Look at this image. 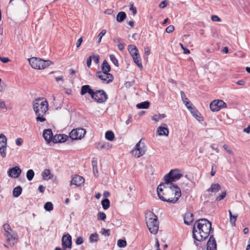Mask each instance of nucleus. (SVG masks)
I'll return each instance as SVG.
<instances>
[{"label": "nucleus", "mask_w": 250, "mask_h": 250, "mask_svg": "<svg viewBox=\"0 0 250 250\" xmlns=\"http://www.w3.org/2000/svg\"><path fill=\"white\" fill-rule=\"evenodd\" d=\"M211 228V223L206 219L195 222L193 228V235L198 241H202L208 237Z\"/></svg>", "instance_id": "obj_1"}, {"label": "nucleus", "mask_w": 250, "mask_h": 250, "mask_svg": "<svg viewBox=\"0 0 250 250\" xmlns=\"http://www.w3.org/2000/svg\"><path fill=\"white\" fill-rule=\"evenodd\" d=\"M33 107L37 116L36 118L37 122H44L46 121L44 116L48 110V103L44 98H38L33 102Z\"/></svg>", "instance_id": "obj_2"}, {"label": "nucleus", "mask_w": 250, "mask_h": 250, "mask_svg": "<svg viewBox=\"0 0 250 250\" xmlns=\"http://www.w3.org/2000/svg\"><path fill=\"white\" fill-rule=\"evenodd\" d=\"M160 199L163 201L175 203L181 195L180 188H157Z\"/></svg>", "instance_id": "obj_3"}, {"label": "nucleus", "mask_w": 250, "mask_h": 250, "mask_svg": "<svg viewBox=\"0 0 250 250\" xmlns=\"http://www.w3.org/2000/svg\"><path fill=\"white\" fill-rule=\"evenodd\" d=\"M183 175L181 170L177 168L173 169L166 174L163 177V182L161 183L157 188H178L175 183L183 178Z\"/></svg>", "instance_id": "obj_4"}, {"label": "nucleus", "mask_w": 250, "mask_h": 250, "mask_svg": "<svg viewBox=\"0 0 250 250\" xmlns=\"http://www.w3.org/2000/svg\"><path fill=\"white\" fill-rule=\"evenodd\" d=\"M146 221L150 232L156 234L159 229V222L157 216L152 212L147 211L146 213Z\"/></svg>", "instance_id": "obj_5"}, {"label": "nucleus", "mask_w": 250, "mask_h": 250, "mask_svg": "<svg viewBox=\"0 0 250 250\" xmlns=\"http://www.w3.org/2000/svg\"><path fill=\"white\" fill-rule=\"evenodd\" d=\"M31 66L35 69H43L51 65L52 62L49 60L44 61L40 58L32 57L28 59Z\"/></svg>", "instance_id": "obj_6"}, {"label": "nucleus", "mask_w": 250, "mask_h": 250, "mask_svg": "<svg viewBox=\"0 0 250 250\" xmlns=\"http://www.w3.org/2000/svg\"><path fill=\"white\" fill-rule=\"evenodd\" d=\"M147 147L144 140L141 139L131 150V154L135 158H139L143 156L146 152Z\"/></svg>", "instance_id": "obj_7"}, {"label": "nucleus", "mask_w": 250, "mask_h": 250, "mask_svg": "<svg viewBox=\"0 0 250 250\" xmlns=\"http://www.w3.org/2000/svg\"><path fill=\"white\" fill-rule=\"evenodd\" d=\"M227 106V104L221 100H215L210 104V108L213 112L218 111Z\"/></svg>", "instance_id": "obj_8"}, {"label": "nucleus", "mask_w": 250, "mask_h": 250, "mask_svg": "<svg viewBox=\"0 0 250 250\" xmlns=\"http://www.w3.org/2000/svg\"><path fill=\"white\" fill-rule=\"evenodd\" d=\"M84 183L85 180L83 177L79 175H74L71 176L70 186H74L77 187H83Z\"/></svg>", "instance_id": "obj_9"}, {"label": "nucleus", "mask_w": 250, "mask_h": 250, "mask_svg": "<svg viewBox=\"0 0 250 250\" xmlns=\"http://www.w3.org/2000/svg\"><path fill=\"white\" fill-rule=\"evenodd\" d=\"M86 131L83 128L73 129L69 133V137L72 140L81 139L84 136Z\"/></svg>", "instance_id": "obj_10"}, {"label": "nucleus", "mask_w": 250, "mask_h": 250, "mask_svg": "<svg viewBox=\"0 0 250 250\" xmlns=\"http://www.w3.org/2000/svg\"><path fill=\"white\" fill-rule=\"evenodd\" d=\"M91 98L99 103H104L107 99L106 93L103 90L93 92Z\"/></svg>", "instance_id": "obj_11"}, {"label": "nucleus", "mask_w": 250, "mask_h": 250, "mask_svg": "<svg viewBox=\"0 0 250 250\" xmlns=\"http://www.w3.org/2000/svg\"><path fill=\"white\" fill-rule=\"evenodd\" d=\"M96 76L103 82L106 83L111 82L113 80V76L108 72L98 71L96 73Z\"/></svg>", "instance_id": "obj_12"}, {"label": "nucleus", "mask_w": 250, "mask_h": 250, "mask_svg": "<svg viewBox=\"0 0 250 250\" xmlns=\"http://www.w3.org/2000/svg\"><path fill=\"white\" fill-rule=\"evenodd\" d=\"M21 173V170L19 166H16L10 168L7 171V174L9 177L12 178H18Z\"/></svg>", "instance_id": "obj_13"}, {"label": "nucleus", "mask_w": 250, "mask_h": 250, "mask_svg": "<svg viewBox=\"0 0 250 250\" xmlns=\"http://www.w3.org/2000/svg\"><path fill=\"white\" fill-rule=\"evenodd\" d=\"M62 246L64 249L72 247V237L69 234L64 235L62 238Z\"/></svg>", "instance_id": "obj_14"}, {"label": "nucleus", "mask_w": 250, "mask_h": 250, "mask_svg": "<svg viewBox=\"0 0 250 250\" xmlns=\"http://www.w3.org/2000/svg\"><path fill=\"white\" fill-rule=\"evenodd\" d=\"M5 236L7 238V241L14 245L16 243L17 240V235L16 233L13 230L8 231V232H6L5 233Z\"/></svg>", "instance_id": "obj_15"}, {"label": "nucleus", "mask_w": 250, "mask_h": 250, "mask_svg": "<svg viewBox=\"0 0 250 250\" xmlns=\"http://www.w3.org/2000/svg\"><path fill=\"white\" fill-rule=\"evenodd\" d=\"M169 134V130L167 125L165 124H162L157 129V134L158 136H167Z\"/></svg>", "instance_id": "obj_16"}, {"label": "nucleus", "mask_w": 250, "mask_h": 250, "mask_svg": "<svg viewBox=\"0 0 250 250\" xmlns=\"http://www.w3.org/2000/svg\"><path fill=\"white\" fill-rule=\"evenodd\" d=\"M53 134L51 129H47L44 130L43 132V137L48 143L53 140Z\"/></svg>", "instance_id": "obj_17"}, {"label": "nucleus", "mask_w": 250, "mask_h": 250, "mask_svg": "<svg viewBox=\"0 0 250 250\" xmlns=\"http://www.w3.org/2000/svg\"><path fill=\"white\" fill-rule=\"evenodd\" d=\"M207 250H216V243L214 238L210 236L207 244Z\"/></svg>", "instance_id": "obj_18"}, {"label": "nucleus", "mask_w": 250, "mask_h": 250, "mask_svg": "<svg viewBox=\"0 0 250 250\" xmlns=\"http://www.w3.org/2000/svg\"><path fill=\"white\" fill-rule=\"evenodd\" d=\"M67 136L63 134H59L55 135L53 138V142L55 143H63L66 141Z\"/></svg>", "instance_id": "obj_19"}, {"label": "nucleus", "mask_w": 250, "mask_h": 250, "mask_svg": "<svg viewBox=\"0 0 250 250\" xmlns=\"http://www.w3.org/2000/svg\"><path fill=\"white\" fill-rule=\"evenodd\" d=\"M184 223L189 225L194 220L193 215L190 212H187L184 218Z\"/></svg>", "instance_id": "obj_20"}, {"label": "nucleus", "mask_w": 250, "mask_h": 250, "mask_svg": "<svg viewBox=\"0 0 250 250\" xmlns=\"http://www.w3.org/2000/svg\"><path fill=\"white\" fill-rule=\"evenodd\" d=\"M42 176L44 180H49L53 178V175L49 169H45L42 173Z\"/></svg>", "instance_id": "obj_21"}, {"label": "nucleus", "mask_w": 250, "mask_h": 250, "mask_svg": "<svg viewBox=\"0 0 250 250\" xmlns=\"http://www.w3.org/2000/svg\"><path fill=\"white\" fill-rule=\"evenodd\" d=\"M128 50L132 57L139 55V51L134 45H129L128 46Z\"/></svg>", "instance_id": "obj_22"}, {"label": "nucleus", "mask_w": 250, "mask_h": 250, "mask_svg": "<svg viewBox=\"0 0 250 250\" xmlns=\"http://www.w3.org/2000/svg\"><path fill=\"white\" fill-rule=\"evenodd\" d=\"M93 92V90L90 88L88 85H85L82 87L81 94L83 95L88 93L91 97Z\"/></svg>", "instance_id": "obj_23"}, {"label": "nucleus", "mask_w": 250, "mask_h": 250, "mask_svg": "<svg viewBox=\"0 0 250 250\" xmlns=\"http://www.w3.org/2000/svg\"><path fill=\"white\" fill-rule=\"evenodd\" d=\"M189 111L192 114V115L198 121L202 120V118L200 117V114L197 110V109L194 107H190Z\"/></svg>", "instance_id": "obj_24"}, {"label": "nucleus", "mask_w": 250, "mask_h": 250, "mask_svg": "<svg viewBox=\"0 0 250 250\" xmlns=\"http://www.w3.org/2000/svg\"><path fill=\"white\" fill-rule=\"evenodd\" d=\"M7 144L0 143V155L2 158H5L6 155Z\"/></svg>", "instance_id": "obj_25"}, {"label": "nucleus", "mask_w": 250, "mask_h": 250, "mask_svg": "<svg viewBox=\"0 0 250 250\" xmlns=\"http://www.w3.org/2000/svg\"><path fill=\"white\" fill-rule=\"evenodd\" d=\"M134 62L137 65V66L141 69H143V65L141 62V60L139 55L136 56L132 57Z\"/></svg>", "instance_id": "obj_26"}, {"label": "nucleus", "mask_w": 250, "mask_h": 250, "mask_svg": "<svg viewBox=\"0 0 250 250\" xmlns=\"http://www.w3.org/2000/svg\"><path fill=\"white\" fill-rule=\"evenodd\" d=\"M102 71L101 72H109L110 70V66L106 61H104L102 66Z\"/></svg>", "instance_id": "obj_27"}, {"label": "nucleus", "mask_w": 250, "mask_h": 250, "mask_svg": "<svg viewBox=\"0 0 250 250\" xmlns=\"http://www.w3.org/2000/svg\"><path fill=\"white\" fill-rule=\"evenodd\" d=\"M166 117V115L164 114H156L153 116L152 119L156 122L161 121L163 119Z\"/></svg>", "instance_id": "obj_28"}, {"label": "nucleus", "mask_w": 250, "mask_h": 250, "mask_svg": "<svg viewBox=\"0 0 250 250\" xmlns=\"http://www.w3.org/2000/svg\"><path fill=\"white\" fill-rule=\"evenodd\" d=\"M229 213L230 218V222L231 224L234 226L235 225V222L238 216V215H232L231 211L230 210H229Z\"/></svg>", "instance_id": "obj_29"}, {"label": "nucleus", "mask_w": 250, "mask_h": 250, "mask_svg": "<svg viewBox=\"0 0 250 250\" xmlns=\"http://www.w3.org/2000/svg\"><path fill=\"white\" fill-rule=\"evenodd\" d=\"M149 104H150L149 102H144L137 104L136 106L139 109H146L148 108Z\"/></svg>", "instance_id": "obj_30"}, {"label": "nucleus", "mask_w": 250, "mask_h": 250, "mask_svg": "<svg viewBox=\"0 0 250 250\" xmlns=\"http://www.w3.org/2000/svg\"><path fill=\"white\" fill-rule=\"evenodd\" d=\"M126 16L125 12H120L117 15V21L118 22H122L125 19Z\"/></svg>", "instance_id": "obj_31"}, {"label": "nucleus", "mask_w": 250, "mask_h": 250, "mask_svg": "<svg viewBox=\"0 0 250 250\" xmlns=\"http://www.w3.org/2000/svg\"><path fill=\"white\" fill-rule=\"evenodd\" d=\"M105 137L107 140L112 141L114 139V134L112 131H107L105 132Z\"/></svg>", "instance_id": "obj_32"}, {"label": "nucleus", "mask_w": 250, "mask_h": 250, "mask_svg": "<svg viewBox=\"0 0 250 250\" xmlns=\"http://www.w3.org/2000/svg\"><path fill=\"white\" fill-rule=\"evenodd\" d=\"M34 175L35 173L34 171L32 169H29L26 172V176L29 181H31L33 179Z\"/></svg>", "instance_id": "obj_33"}, {"label": "nucleus", "mask_w": 250, "mask_h": 250, "mask_svg": "<svg viewBox=\"0 0 250 250\" xmlns=\"http://www.w3.org/2000/svg\"><path fill=\"white\" fill-rule=\"evenodd\" d=\"M99 235L97 233L91 234L89 238L90 243L96 242L98 240Z\"/></svg>", "instance_id": "obj_34"}, {"label": "nucleus", "mask_w": 250, "mask_h": 250, "mask_svg": "<svg viewBox=\"0 0 250 250\" xmlns=\"http://www.w3.org/2000/svg\"><path fill=\"white\" fill-rule=\"evenodd\" d=\"M102 205L104 209H107L110 206L109 200L107 199H105L102 201Z\"/></svg>", "instance_id": "obj_35"}, {"label": "nucleus", "mask_w": 250, "mask_h": 250, "mask_svg": "<svg viewBox=\"0 0 250 250\" xmlns=\"http://www.w3.org/2000/svg\"><path fill=\"white\" fill-rule=\"evenodd\" d=\"M44 208L48 211H50L53 209V205L51 202H46L44 205Z\"/></svg>", "instance_id": "obj_36"}, {"label": "nucleus", "mask_w": 250, "mask_h": 250, "mask_svg": "<svg viewBox=\"0 0 250 250\" xmlns=\"http://www.w3.org/2000/svg\"><path fill=\"white\" fill-rule=\"evenodd\" d=\"M182 101L185 104H190V102L188 101V99L186 97L185 93L183 91L180 92Z\"/></svg>", "instance_id": "obj_37"}, {"label": "nucleus", "mask_w": 250, "mask_h": 250, "mask_svg": "<svg viewBox=\"0 0 250 250\" xmlns=\"http://www.w3.org/2000/svg\"><path fill=\"white\" fill-rule=\"evenodd\" d=\"M22 188H14L13 195L15 197H19L21 193Z\"/></svg>", "instance_id": "obj_38"}, {"label": "nucleus", "mask_w": 250, "mask_h": 250, "mask_svg": "<svg viewBox=\"0 0 250 250\" xmlns=\"http://www.w3.org/2000/svg\"><path fill=\"white\" fill-rule=\"evenodd\" d=\"M109 58H110V60L116 66H118V65H119L118 61L117 60V59H116L115 56L113 55H110Z\"/></svg>", "instance_id": "obj_39"}, {"label": "nucleus", "mask_w": 250, "mask_h": 250, "mask_svg": "<svg viewBox=\"0 0 250 250\" xmlns=\"http://www.w3.org/2000/svg\"><path fill=\"white\" fill-rule=\"evenodd\" d=\"M117 245L120 248L125 247L126 246V242L125 240L119 239L117 242Z\"/></svg>", "instance_id": "obj_40"}, {"label": "nucleus", "mask_w": 250, "mask_h": 250, "mask_svg": "<svg viewBox=\"0 0 250 250\" xmlns=\"http://www.w3.org/2000/svg\"><path fill=\"white\" fill-rule=\"evenodd\" d=\"M106 30L105 29H103L101 32L99 34L98 38V42L99 43L101 42L102 37L106 33Z\"/></svg>", "instance_id": "obj_41"}, {"label": "nucleus", "mask_w": 250, "mask_h": 250, "mask_svg": "<svg viewBox=\"0 0 250 250\" xmlns=\"http://www.w3.org/2000/svg\"><path fill=\"white\" fill-rule=\"evenodd\" d=\"M226 192L222 191L221 193H218L217 195L216 200L220 201L225 198Z\"/></svg>", "instance_id": "obj_42"}, {"label": "nucleus", "mask_w": 250, "mask_h": 250, "mask_svg": "<svg viewBox=\"0 0 250 250\" xmlns=\"http://www.w3.org/2000/svg\"><path fill=\"white\" fill-rule=\"evenodd\" d=\"M0 143L1 144H7V139L6 136L3 134H0Z\"/></svg>", "instance_id": "obj_43"}, {"label": "nucleus", "mask_w": 250, "mask_h": 250, "mask_svg": "<svg viewBox=\"0 0 250 250\" xmlns=\"http://www.w3.org/2000/svg\"><path fill=\"white\" fill-rule=\"evenodd\" d=\"M3 228L4 230L5 233L6 232H8V231L12 230L10 226V225L8 224H5L3 226Z\"/></svg>", "instance_id": "obj_44"}, {"label": "nucleus", "mask_w": 250, "mask_h": 250, "mask_svg": "<svg viewBox=\"0 0 250 250\" xmlns=\"http://www.w3.org/2000/svg\"><path fill=\"white\" fill-rule=\"evenodd\" d=\"M83 239L82 236L78 237L75 241V243L77 245H80L83 243Z\"/></svg>", "instance_id": "obj_45"}, {"label": "nucleus", "mask_w": 250, "mask_h": 250, "mask_svg": "<svg viewBox=\"0 0 250 250\" xmlns=\"http://www.w3.org/2000/svg\"><path fill=\"white\" fill-rule=\"evenodd\" d=\"M223 148L224 149L227 151L229 154H231V155H233V151H232V150L230 149V148L229 147V146H228L227 145H223Z\"/></svg>", "instance_id": "obj_46"}, {"label": "nucleus", "mask_w": 250, "mask_h": 250, "mask_svg": "<svg viewBox=\"0 0 250 250\" xmlns=\"http://www.w3.org/2000/svg\"><path fill=\"white\" fill-rule=\"evenodd\" d=\"M98 218L99 219L104 221L106 218V215L104 212H99L98 214Z\"/></svg>", "instance_id": "obj_47"}, {"label": "nucleus", "mask_w": 250, "mask_h": 250, "mask_svg": "<svg viewBox=\"0 0 250 250\" xmlns=\"http://www.w3.org/2000/svg\"><path fill=\"white\" fill-rule=\"evenodd\" d=\"M0 108L2 109H7V106L5 103L2 100L0 99Z\"/></svg>", "instance_id": "obj_48"}, {"label": "nucleus", "mask_w": 250, "mask_h": 250, "mask_svg": "<svg viewBox=\"0 0 250 250\" xmlns=\"http://www.w3.org/2000/svg\"><path fill=\"white\" fill-rule=\"evenodd\" d=\"M174 26L171 25L166 28V31L168 33H170L174 31Z\"/></svg>", "instance_id": "obj_49"}, {"label": "nucleus", "mask_w": 250, "mask_h": 250, "mask_svg": "<svg viewBox=\"0 0 250 250\" xmlns=\"http://www.w3.org/2000/svg\"><path fill=\"white\" fill-rule=\"evenodd\" d=\"M144 51H145V55L146 56L149 55L151 53L150 49L149 48V47H148V46L145 47Z\"/></svg>", "instance_id": "obj_50"}, {"label": "nucleus", "mask_w": 250, "mask_h": 250, "mask_svg": "<svg viewBox=\"0 0 250 250\" xmlns=\"http://www.w3.org/2000/svg\"><path fill=\"white\" fill-rule=\"evenodd\" d=\"M15 142L17 146H20L23 142V140L21 138H19L16 140Z\"/></svg>", "instance_id": "obj_51"}, {"label": "nucleus", "mask_w": 250, "mask_h": 250, "mask_svg": "<svg viewBox=\"0 0 250 250\" xmlns=\"http://www.w3.org/2000/svg\"><path fill=\"white\" fill-rule=\"evenodd\" d=\"M211 20L213 21H220L221 19L216 15H213L211 17Z\"/></svg>", "instance_id": "obj_52"}, {"label": "nucleus", "mask_w": 250, "mask_h": 250, "mask_svg": "<svg viewBox=\"0 0 250 250\" xmlns=\"http://www.w3.org/2000/svg\"><path fill=\"white\" fill-rule=\"evenodd\" d=\"M92 166L93 167H97V160L96 158H93L92 160Z\"/></svg>", "instance_id": "obj_53"}, {"label": "nucleus", "mask_w": 250, "mask_h": 250, "mask_svg": "<svg viewBox=\"0 0 250 250\" xmlns=\"http://www.w3.org/2000/svg\"><path fill=\"white\" fill-rule=\"evenodd\" d=\"M92 59L93 60V61L96 63H98L99 62V57L98 55H94L92 56Z\"/></svg>", "instance_id": "obj_54"}, {"label": "nucleus", "mask_w": 250, "mask_h": 250, "mask_svg": "<svg viewBox=\"0 0 250 250\" xmlns=\"http://www.w3.org/2000/svg\"><path fill=\"white\" fill-rule=\"evenodd\" d=\"M0 60L3 63H6L10 61V60L7 57L1 58L0 57Z\"/></svg>", "instance_id": "obj_55"}, {"label": "nucleus", "mask_w": 250, "mask_h": 250, "mask_svg": "<svg viewBox=\"0 0 250 250\" xmlns=\"http://www.w3.org/2000/svg\"><path fill=\"white\" fill-rule=\"evenodd\" d=\"M92 56H89L87 59L86 64L88 67H90L91 64Z\"/></svg>", "instance_id": "obj_56"}, {"label": "nucleus", "mask_w": 250, "mask_h": 250, "mask_svg": "<svg viewBox=\"0 0 250 250\" xmlns=\"http://www.w3.org/2000/svg\"><path fill=\"white\" fill-rule=\"evenodd\" d=\"M117 46L119 50H123L125 47V44L121 42L120 43L117 44Z\"/></svg>", "instance_id": "obj_57"}, {"label": "nucleus", "mask_w": 250, "mask_h": 250, "mask_svg": "<svg viewBox=\"0 0 250 250\" xmlns=\"http://www.w3.org/2000/svg\"><path fill=\"white\" fill-rule=\"evenodd\" d=\"M82 42H83V38L81 37L77 41V42H76V47H79L80 46V45H81Z\"/></svg>", "instance_id": "obj_58"}, {"label": "nucleus", "mask_w": 250, "mask_h": 250, "mask_svg": "<svg viewBox=\"0 0 250 250\" xmlns=\"http://www.w3.org/2000/svg\"><path fill=\"white\" fill-rule=\"evenodd\" d=\"M130 10L132 11L133 14L134 15L137 13V9L135 7H133V6H131L130 7Z\"/></svg>", "instance_id": "obj_59"}, {"label": "nucleus", "mask_w": 250, "mask_h": 250, "mask_svg": "<svg viewBox=\"0 0 250 250\" xmlns=\"http://www.w3.org/2000/svg\"><path fill=\"white\" fill-rule=\"evenodd\" d=\"M167 2L165 1H162L159 5V7L161 8H164L167 5Z\"/></svg>", "instance_id": "obj_60"}, {"label": "nucleus", "mask_w": 250, "mask_h": 250, "mask_svg": "<svg viewBox=\"0 0 250 250\" xmlns=\"http://www.w3.org/2000/svg\"><path fill=\"white\" fill-rule=\"evenodd\" d=\"M103 234L109 236L110 234V230L109 229H103Z\"/></svg>", "instance_id": "obj_61"}, {"label": "nucleus", "mask_w": 250, "mask_h": 250, "mask_svg": "<svg viewBox=\"0 0 250 250\" xmlns=\"http://www.w3.org/2000/svg\"><path fill=\"white\" fill-rule=\"evenodd\" d=\"M93 171L94 175L97 177L98 174V170L97 167H93Z\"/></svg>", "instance_id": "obj_62"}, {"label": "nucleus", "mask_w": 250, "mask_h": 250, "mask_svg": "<svg viewBox=\"0 0 250 250\" xmlns=\"http://www.w3.org/2000/svg\"><path fill=\"white\" fill-rule=\"evenodd\" d=\"M114 42L116 44H119L121 42V39L119 38H115L113 39Z\"/></svg>", "instance_id": "obj_63"}, {"label": "nucleus", "mask_w": 250, "mask_h": 250, "mask_svg": "<svg viewBox=\"0 0 250 250\" xmlns=\"http://www.w3.org/2000/svg\"><path fill=\"white\" fill-rule=\"evenodd\" d=\"M243 131L247 133H249L250 132V125H249L247 128H244Z\"/></svg>", "instance_id": "obj_64"}]
</instances>
